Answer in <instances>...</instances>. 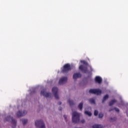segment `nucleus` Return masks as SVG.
<instances>
[{"label": "nucleus", "mask_w": 128, "mask_h": 128, "mask_svg": "<svg viewBox=\"0 0 128 128\" xmlns=\"http://www.w3.org/2000/svg\"><path fill=\"white\" fill-rule=\"evenodd\" d=\"M40 94L41 96H44L46 98H50V96H52V93L46 92L44 90H41Z\"/></svg>", "instance_id": "obj_9"}, {"label": "nucleus", "mask_w": 128, "mask_h": 128, "mask_svg": "<svg viewBox=\"0 0 128 128\" xmlns=\"http://www.w3.org/2000/svg\"><path fill=\"white\" fill-rule=\"evenodd\" d=\"M95 82H97V84H102V78H100V76H96L95 78Z\"/></svg>", "instance_id": "obj_11"}, {"label": "nucleus", "mask_w": 128, "mask_h": 128, "mask_svg": "<svg viewBox=\"0 0 128 128\" xmlns=\"http://www.w3.org/2000/svg\"><path fill=\"white\" fill-rule=\"evenodd\" d=\"M68 102L70 104V106H74V101L72 100H68Z\"/></svg>", "instance_id": "obj_19"}, {"label": "nucleus", "mask_w": 128, "mask_h": 128, "mask_svg": "<svg viewBox=\"0 0 128 128\" xmlns=\"http://www.w3.org/2000/svg\"><path fill=\"white\" fill-rule=\"evenodd\" d=\"M62 110V107H60L59 108V110Z\"/></svg>", "instance_id": "obj_28"}, {"label": "nucleus", "mask_w": 128, "mask_h": 128, "mask_svg": "<svg viewBox=\"0 0 128 128\" xmlns=\"http://www.w3.org/2000/svg\"><path fill=\"white\" fill-rule=\"evenodd\" d=\"M58 104H59V106H60V104H62V102H58Z\"/></svg>", "instance_id": "obj_27"}, {"label": "nucleus", "mask_w": 128, "mask_h": 128, "mask_svg": "<svg viewBox=\"0 0 128 128\" xmlns=\"http://www.w3.org/2000/svg\"><path fill=\"white\" fill-rule=\"evenodd\" d=\"M70 70H72V66H70V64H65L63 68H61V72L64 74H68Z\"/></svg>", "instance_id": "obj_1"}, {"label": "nucleus", "mask_w": 128, "mask_h": 128, "mask_svg": "<svg viewBox=\"0 0 128 128\" xmlns=\"http://www.w3.org/2000/svg\"><path fill=\"white\" fill-rule=\"evenodd\" d=\"M90 94H94L98 96L102 94V90L100 89H90L89 90Z\"/></svg>", "instance_id": "obj_5"}, {"label": "nucleus", "mask_w": 128, "mask_h": 128, "mask_svg": "<svg viewBox=\"0 0 128 128\" xmlns=\"http://www.w3.org/2000/svg\"><path fill=\"white\" fill-rule=\"evenodd\" d=\"M90 70H91V72H92V66H90Z\"/></svg>", "instance_id": "obj_29"}, {"label": "nucleus", "mask_w": 128, "mask_h": 128, "mask_svg": "<svg viewBox=\"0 0 128 128\" xmlns=\"http://www.w3.org/2000/svg\"><path fill=\"white\" fill-rule=\"evenodd\" d=\"M82 78V74L80 73H75L73 75V79L76 80V78Z\"/></svg>", "instance_id": "obj_12"}, {"label": "nucleus", "mask_w": 128, "mask_h": 128, "mask_svg": "<svg viewBox=\"0 0 128 128\" xmlns=\"http://www.w3.org/2000/svg\"><path fill=\"white\" fill-rule=\"evenodd\" d=\"M116 110V112H120V109H118V108H114H114L110 109L109 110V112H112V110Z\"/></svg>", "instance_id": "obj_20"}, {"label": "nucleus", "mask_w": 128, "mask_h": 128, "mask_svg": "<svg viewBox=\"0 0 128 128\" xmlns=\"http://www.w3.org/2000/svg\"><path fill=\"white\" fill-rule=\"evenodd\" d=\"M83 106H84V103H82V102H81L78 104V108L79 110H82Z\"/></svg>", "instance_id": "obj_16"}, {"label": "nucleus", "mask_w": 128, "mask_h": 128, "mask_svg": "<svg viewBox=\"0 0 128 128\" xmlns=\"http://www.w3.org/2000/svg\"><path fill=\"white\" fill-rule=\"evenodd\" d=\"M35 126L38 128L40 126V128H46V126L42 120H38L35 122Z\"/></svg>", "instance_id": "obj_4"}, {"label": "nucleus", "mask_w": 128, "mask_h": 128, "mask_svg": "<svg viewBox=\"0 0 128 128\" xmlns=\"http://www.w3.org/2000/svg\"><path fill=\"white\" fill-rule=\"evenodd\" d=\"M98 116L100 118H104V114L102 113H100Z\"/></svg>", "instance_id": "obj_23"}, {"label": "nucleus", "mask_w": 128, "mask_h": 128, "mask_svg": "<svg viewBox=\"0 0 128 128\" xmlns=\"http://www.w3.org/2000/svg\"><path fill=\"white\" fill-rule=\"evenodd\" d=\"M28 114V112L26 110H23L22 112H21L20 110L18 111L16 113V116L18 118H20V116H24Z\"/></svg>", "instance_id": "obj_8"}, {"label": "nucleus", "mask_w": 128, "mask_h": 128, "mask_svg": "<svg viewBox=\"0 0 128 128\" xmlns=\"http://www.w3.org/2000/svg\"><path fill=\"white\" fill-rule=\"evenodd\" d=\"M108 94L105 95L103 98L102 103L104 104V102L106 101V100H108Z\"/></svg>", "instance_id": "obj_15"}, {"label": "nucleus", "mask_w": 128, "mask_h": 128, "mask_svg": "<svg viewBox=\"0 0 128 128\" xmlns=\"http://www.w3.org/2000/svg\"><path fill=\"white\" fill-rule=\"evenodd\" d=\"M58 88L56 87H54L52 88V92L54 94V98H56V100H58Z\"/></svg>", "instance_id": "obj_7"}, {"label": "nucleus", "mask_w": 128, "mask_h": 128, "mask_svg": "<svg viewBox=\"0 0 128 128\" xmlns=\"http://www.w3.org/2000/svg\"><path fill=\"white\" fill-rule=\"evenodd\" d=\"M115 120H116V118L114 117V118H110V122H114Z\"/></svg>", "instance_id": "obj_22"}, {"label": "nucleus", "mask_w": 128, "mask_h": 128, "mask_svg": "<svg viewBox=\"0 0 128 128\" xmlns=\"http://www.w3.org/2000/svg\"><path fill=\"white\" fill-rule=\"evenodd\" d=\"M89 102H90V104H96V101L94 100V99L92 98L90 99Z\"/></svg>", "instance_id": "obj_17"}, {"label": "nucleus", "mask_w": 128, "mask_h": 128, "mask_svg": "<svg viewBox=\"0 0 128 128\" xmlns=\"http://www.w3.org/2000/svg\"><path fill=\"white\" fill-rule=\"evenodd\" d=\"M81 62L86 66L84 65H80L79 66V70H80L84 74H86V72H88V62L85 60H82L81 61Z\"/></svg>", "instance_id": "obj_2"}, {"label": "nucleus", "mask_w": 128, "mask_h": 128, "mask_svg": "<svg viewBox=\"0 0 128 128\" xmlns=\"http://www.w3.org/2000/svg\"><path fill=\"white\" fill-rule=\"evenodd\" d=\"M126 114H127V116H128V112H126Z\"/></svg>", "instance_id": "obj_30"}, {"label": "nucleus", "mask_w": 128, "mask_h": 128, "mask_svg": "<svg viewBox=\"0 0 128 128\" xmlns=\"http://www.w3.org/2000/svg\"><path fill=\"white\" fill-rule=\"evenodd\" d=\"M116 102V100H112L109 102V106H113V104H114Z\"/></svg>", "instance_id": "obj_14"}, {"label": "nucleus", "mask_w": 128, "mask_h": 128, "mask_svg": "<svg viewBox=\"0 0 128 128\" xmlns=\"http://www.w3.org/2000/svg\"><path fill=\"white\" fill-rule=\"evenodd\" d=\"M64 118L66 120V122H67V120H66V115H64Z\"/></svg>", "instance_id": "obj_25"}, {"label": "nucleus", "mask_w": 128, "mask_h": 128, "mask_svg": "<svg viewBox=\"0 0 128 128\" xmlns=\"http://www.w3.org/2000/svg\"><path fill=\"white\" fill-rule=\"evenodd\" d=\"M10 118L12 120V128H16V120L12 118V117H10V116H8L6 118V120L8 121V120H10Z\"/></svg>", "instance_id": "obj_6"}, {"label": "nucleus", "mask_w": 128, "mask_h": 128, "mask_svg": "<svg viewBox=\"0 0 128 128\" xmlns=\"http://www.w3.org/2000/svg\"><path fill=\"white\" fill-rule=\"evenodd\" d=\"M22 122L24 124H24H28V120L26 119H22Z\"/></svg>", "instance_id": "obj_18"}, {"label": "nucleus", "mask_w": 128, "mask_h": 128, "mask_svg": "<svg viewBox=\"0 0 128 128\" xmlns=\"http://www.w3.org/2000/svg\"><path fill=\"white\" fill-rule=\"evenodd\" d=\"M80 122H81L82 124H84V122H85L84 120H82Z\"/></svg>", "instance_id": "obj_26"}, {"label": "nucleus", "mask_w": 128, "mask_h": 128, "mask_svg": "<svg viewBox=\"0 0 128 128\" xmlns=\"http://www.w3.org/2000/svg\"><path fill=\"white\" fill-rule=\"evenodd\" d=\"M92 128H103L104 126H102V124H95L92 126Z\"/></svg>", "instance_id": "obj_13"}, {"label": "nucleus", "mask_w": 128, "mask_h": 128, "mask_svg": "<svg viewBox=\"0 0 128 128\" xmlns=\"http://www.w3.org/2000/svg\"><path fill=\"white\" fill-rule=\"evenodd\" d=\"M84 114H87V116H92V112L88 111H85Z\"/></svg>", "instance_id": "obj_21"}, {"label": "nucleus", "mask_w": 128, "mask_h": 128, "mask_svg": "<svg viewBox=\"0 0 128 128\" xmlns=\"http://www.w3.org/2000/svg\"><path fill=\"white\" fill-rule=\"evenodd\" d=\"M68 80V78L62 77L59 80V84H66Z\"/></svg>", "instance_id": "obj_10"}, {"label": "nucleus", "mask_w": 128, "mask_h": 128, "mask_svg": "<svg viewBox=\"0 0 128 128\" xmlns=\"http://www.w3.org/2000/svg\"><path fill=\"white\" fill-rule=\"evenodd\" d=\"M72 122L74 124L80 122V114L76 112L72 113Z\"/></svg>", "instance_id": "obj_3"}, {"label": "nucleus", "mask_w": 128, "mask_h": 128, "mask_svg": "<svg viewBox=\"0 0 128 128\" xmlns=\"http://www.w3.org/2000/svg\"><path fill=\"white\" fill-rule=\"evenodd\" d=\"M98 112L96 110H95L94 112V115L95 116H98Z\"/></svg>", "instance_id": "obj_24"}]
</instances>
